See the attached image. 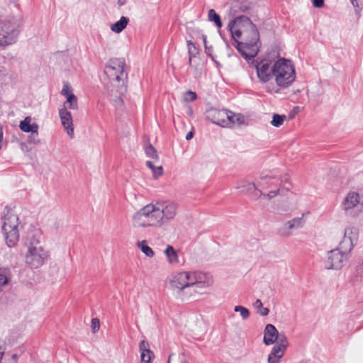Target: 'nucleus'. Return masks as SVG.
<instances>
[{"label":"nucleus","mask_w":363,"mask_h":363,"mask_svg":"<svg viewBox=\"0 0 363 363\" xmlns=\"http://www.w3.org/2000/svg\"><path fill=\"white\" fill-rule=\"evenodd\" d=\"M234 311L235 312H239L242 319L246 320L250 317V311L242 306H236L234 308Z\"/></svg>","instance_id":"obj_34"},{"label":"nucleus","mask_w":363,"mask_h":363,"mask_svg":"<svg viewBox=\"0 0 363 363\" xmlns=\"http://www.w3.org/2000/svg\"><path fill=\"white\" fill-rule=\"evenodd\" d=\"M281 182L278 178L264 176L261 177V181L257 183V185L262 188H264L265 184H267L269 187L272 188L279 186Z\"/></svg>","instance_id":"obj_22"},{"label":"nucleus","mask_w":363,"mask_h":363,"mask_svg":"<svg viewBox=\"0 0 363 363\" xmlns=\"http://www.w3.org/2000/svg\"><path fill=\"white\" fill-rule=\"evenodd\" d=\"M164 254L170 264H177L179 262L177 253L172 246L168 245L164 250Z\"/></svg>","instance_id":"obj_25"},{"label":"nucleus","mask_w":363,"mask_h":363,"mask_svg":"<svg viewBox=\"0 0 363 363\" xmlns=\"http://www.w3.org/2000/svg\"><path fill=\"white\" fill-rule=\"evenodd\" d=\"M187 48L189 55V64L191 67L196 68L195 59L199 54V50L191 40H187Z\"/></svg>","instance_id":"obj_19"},{"label":"nucleus","mask_w":363,"mask_h":363,"mask_svg":"<svg viewBox=\"0 0 363 363\" xmlns=\"http://www.w3.org/2000/svg\"><path fill=\"white\" fill-rule=\"evenodd\" d=\"M149 347H150L149 343L147 341L142 340L140 342V345H139L141 354H145V353L152 352V351L149 349Z\"/></svg>","instance_id":"obj_36"},{"label":"nucleus","mask_w":363,"mask_h":363,"mask_svg":"<svg viewBox=\"0 0 363 363\" xmlns=\"http://www.w3.org/2000/svg\"><path fill=\"white\" fill-rule=\"evenodd\" d=\"M20 24L13 16L0 20V45L6 46L15 43L18 37Z\"/></svg>","instance_id":"obj_8"},{"label":"nucleus","mask_w":363,"mask_h":363,"mask_svg":"<svg viewBox=\"0 0 363 363\" xmlns=\"http://www.w3.org/2000/svg\"><path fill=\"white\" fill-rule=\"evenodd\" d=\"M205 52L206 53L207 55L210 56L211 57L213 58V48L211 46H206L205 48Z\"/></svg>","instance_id":"obj_43"},{"label":"nucleus","mask_w":363,"mask_h":363,"mask_svg":"<svg viewBox=\"0 0 363 363\" xmlns=\"http://www.w3.org/2000/svg\"><path fill=\"white\" fill-rule=\"evenodd\" d=\"M275 62L269 59H262L259 61L257 60L252 62L254 65L257 74L260 82L265 83L268 82L274 77Z\"/></svg>","instance_id":"obj_10"},{"label":"nucleus","mask_w":363,"mask_h":363,"mask_svg":"<svg viewBox=\"0 0 363 363\" xmlns=\"http://www.w3.org/2000/svg\"><path fill=\"white\" fill-rule=\"evenodd\" d=\"M171 287L184 289L191 286L206 288L213 284L211 277L201 272H182L175 274L171 279Z\"/></svg>","instance_id":"obj_5"},{"label":"nucleus","mask_w":363,"mask_h":363,"mask_svg":"<svg viewBox=\"0 0 363 363\" xmlns=\"http://www.w3.org/2000/svg\"><path fill=\"white\" fill-rule=\"evenodd\" d=\"M202 40H203V43L204 44V47L206 48V46H208L207 45V38H206V35H202Z\"/></svg>","instance_id":"obj_44"},{"label":"nucleus","mask_w":363,"mask_h":363,"mask_svg":"<svg viewBox=\"0 0 363 363\" xmlns=\"http://www.w3.org/2000/svg\"><path fill=\"white\" fill-rule=\"evenodd\" d=\"M228 110H219L215 108H210L206 111V118L212 123L225 128V120L228 118Z\"/></svg>","instance_id":"obj_14"},{"label":"nucleus","mask_w":363,"mask_h":363,"mask_svg":"<svg viewBox=\"0 0 363 363\" xmlns=\"http://www.w3.org/2000/svg\"><path fill=\"white\" fill-rule=\"evenodd\" d=\"M61 94L66 97V99H67L69 95H74L72 92V89L68 83H64L63 88L61 91Z\"/></svg>","instance_id":"obj_37"},{"label":"nucleus","mask_w":363,"mask_h":363,"mask_svg":"<svg viewBox=\"0 0 363 363\" xmlns=\"http://www.w3.org/2000/svg\"><path fill=\"white\" fill-rule=\"evenodd\" d=\"M146 165L152 170L153 175L157 177L163 173V168L162 166L155 167L151 161H147Z\"/></svg>","instance_id":"obj_32"},{"label":"nucleus","mask_w":363,"mask_h":363,"mask_svg":"<svg viewBox=\"0 0 363 363\" xmlns=\"http://www.w3.org/2000/svg\"><path fill=\"white\" fill-rule=\"evenodd\" d=\"M208 18L210 21L214 22L218 28H221L223 26L220 16L215 11L214 9H210L208 12Z\"/></svg>","instance_id":"obj_28"},{"label":"nucleus","mask_w":363,"mask_h":363,"mask_svg":"<svg viewBox=\"0 0 363 363\" xmlns=\"http://www.w3.org/2000/svg\"><path fill=\"white\" fill-rule=\"evenodd\" d=\"M351 2L352 5L355 6V3L357 2V0H351Z\"/></svg>","instance_id":"obj_47"},{"label":"nucleus","mask_w":363,"mask_h":363,"mask_svg":"<svg viewBox=\"0 0 363 363\" xmlns=\"http://www.w3.org/2000/svg\"><path fill=\"white\" fill-rule=\"evenodd\" d=\"M192 138H193V133L192 132L188 133L186 134V140H191Z\"/></svg>","instance_id":"obj_45"},{"label":"nucleus","mask_w":363,"mask_h":363,"mask_svg":"<svg viewBox=\"0 0 363 363\" xmlns=\"http://www.w3.org/2000/svg\"><path fill=\"white\" fill-rule=\"evenodd\" d=\"M236 189L244 194H250L255 199H258L259 189L255 183L247 181H240L238 182Z\"/></svg>","instance_id":"obj_16"},{"label":"nucleus","mask_w":363,"mask_h":363,"mask_svg":"<svg viewBox=\"0 0 363 363\" xmlns=\"http://www.w3.org/2000/svg\"><path fill=\"white\" fill-rule=\"evenodd\" d=\"M137 246L147 257H152L154 256V251L147 245L145 240L138 242Z\"/></svg>","instance_id":"obj_27"},{"label":"nucleus","mask_w":363,"mask_h":363,"mask_svg":"<svg viewBox=\"0 0 363 363\" xmlns=\"http://www.w3.org/2000/svg\"><path fill=\"white\" fill-rule=\"evenodd\" d=\"M250 9L247 0H231V11L234 13L246 12Z\"/></svg>","instance_id":"obj_20"},{"label":"nucleus","mask_w":363,"mask_h":363,"mask_svg":"<svg viewBox=\"0 0 363 363\" xmlns=\"http://www.w3.org/2000/svg\"><path fill=\"white\" fill-rule=\"evenodd\" d=\"M11 279V272L9 267H0V291L9 284Z\"/></svg>","instance_id":"obj_23"},{"label":"nucleus","mask_w":363,"mask_h":363,"mask_svg":"<svg viewBox=\"0 0 363 363\" xmlns=\"http://www.w3.org/2000/svg\"><path fill=\"white\" fill-rule=\"evenodd\" d=\"M125 62L123 58L111 59L104 69V73L108 79V89L111 96L121 99L123 91L125 90V81L127 72L125 69Z\"/></svg>","instance_id":"obj_3"},{"label":"nucleus","mask_w":363,"mask_h":363,"mask_svg":"<svg viewBox=\"0 0 363 363\" xmlns=\"http://www.w3.org/2000/svg\"><path fill=\"white\" fill-rule=\"evenodd\" d=\"M4 214L2 230L6 242L9 247H14L19 238L18 217L13 210L8 206L5 207Z\"/></svg>","instance_id":"obj_6"},{"label":"nucleus","mask_w":363,"mask_h":363,"mask_svg":"<svg viewBox=\"0 0 363 363\" xmlns=\"http://www.w3.org/2000/svg\"><path fill=\"white\" fill-rule=\"evenodd\" d=\"M228 29L235 40V46L246 59L253 58L259 51V34L256 26L245 16L231 20Z\"/></svg>","instance_id":"obj_2"},{"label":"nucleus","mask_w":363,"mask_h":363,"mask_svg":"<svg viewBox=\"0 0 363 363\" xmlns=\"http://www.w3.org/2000/svg\"><path fill=\"white\" fill-rule=\"evenodd\" d=\"M118 4L120 6H122L124 4V1H121V0H118Z\"/></svg>","instance_id":"obj_46"},{"label":"nucleus","mask_w":363,"mask_h":363,"mask_svg":"<svg viewBox=\"0 0 363 363\" xmlns=\"http://www.w3.org/2000/svg\"><path fill=\"white\" fill-rule=\"evenodd\" d=\"M285 119V115L274 114L271 124L274 127H279L283 124Z\"/></svg>","instance_id":"obj_33"},{"label":"nucleus","mask_w":363,"mask_h":363,"mask_svg":"<svg viewBox=\"0 0 363 363\" xmlns=\"http://www.w3.org/2000/svg\"><path fill=\"white\" fill-rule=\"evenodd\" d=\"M100 328V322L98 318H93L91 320V330L94 333L97 332Z\"/></svg>","instance_id":"obj_41"},{"label":"nucleus","mask_w":363,"mask_h":363,"mask_svg":"<svg viewBox=\"0 0 363 363\" xmlns=\"http://www.w3.org/2000/svg\"><path fill=\"white\" fill-rule=\"evenodd\" d=\"M279 189L270 191L268 194H264L260 190L258 193V198L269 199H271L278 195Z\"/></svg>","instance_id":"obj_35"},{"label":"nucleus","mask_w":363,"mask_h":363,"mask_svg":"<svg viewBox=\"0 0 363 363\" xmlns=\"http://www.w3.org/2000/svg\"><path fill=\"white\" fill-rule=\"evenodd\" d=\"M196 99V94L195 92L191 91H188L186 92L184 96V101L191 102L194 101Z\"/></svg>","instance_id":"obj_40"},{"label":"nucleus","mask_w":363,"mask_h":363,"mask_svg":"<svg viewBox=\"0 0 363 363\" xmlns=\"http://www.w3.org/2000/svg\"><path fill=\"white\" fill-rule=\"evenodd\" d=\"M59 115L62 124L66 130L67 133L72 138L74 135V126L71 113L68 110H66V108H60Z\"/></svg>","instance_id":"obj_15"},{"label":"nucleus","mask_w":363,"mask_h":363,"mask_svg":"<svg viewBox=\"0 0 363 363\" xmlns=\"http://www.w3.org/2000/svg\"><path fill=\"white\" fill-rule=\"evenodd\" d=\"M254 307L257 310V313L262 316H266L269 314V310L263 307L262 302L259 299H257L253 304Z\"/></svg>","instance_id":"obj_30"},{"label":"nucleus","mask_w":363,"mask_h":363,"mask_svg":"<svg viewBox=\"0 0 363 363\" xmlns=\"http://www.w3.org/2000/svg\"><path fill=\"white\" fill-rule=\"evenodd\" d=\"M28 142L29 143H33L36 144L39 143L38 139V131L36 130V132H33L31 134L28 136Z\"/></svg>","instance_id":"obj_39"},{"label":"nucleus","mask_w":363,"mask_h":363,"mask_svg":"<svg viewBox=\"0 0 363 363\" xmlns=\"http://www.w3.org/2000/svg\"><path fill=\"white\" fill-rule=\"evenodd\" d=\"M167 363H189L184 354H172L169 356Z\"/></svg>","instance_id":"obj_29"},{"label":"nucleus","mask_w":363,"mask_h":363,"mask_svg":"<svg viewBox=\"0 0 363 363\" xmlns=\"http://www.w3.org/2000/svg\"><path fill=\"white\" fill-rule=\"evenodd\" d=\"M129 22V18L125 16H122L119 21L113 23L111 26V29L113 32L119 33L122 32L127 26Z\"/></svg>","instance_id":"obj_24"},{"label":"nucleus","mask_w":363,"mask_h":363,"mask_svg":"<svg viewBox=\"0 0 363 363\" xmlns=\"http://www.w3.org/2000/svg\"><path fill=\"white\" fill-rule=\"evenodd\" d=\"M349 256L335 248L328 252V258L325 262V268L328 269H340L345 265Z\"/></svg>","instance_id":"obj_11"},{"label":"nucleus","mask_w":363,"mask_h":363,"mask_svg":"<svg viewBox=\"0 0 363 363\" xmlns=\"http://www.w3.org/2000/svg\"><path fill=\"white\" fill-rule=\"evenodd\" d=\"M31 118L30 116H27L25 119L20 122V129L25 133H33L38 130V125L36 123H30Z\"/></svg>","instance_id":"obj_21"},{"label":"nucleus","mask_w":363,"mask_h":363,"mask_svg":"<svg viewBox=\"0 0 363 363\" xmlns=\"http://www.w3.org/2000/svg\"><path fill=\"white\" fill-rule=\"evenodd\" d=\"M145 152L147 157L153 159L155 161H157L159 160L157 152L151 144H149L145 147Z\"/></svg>","instance_id":"obj_31"},{"label":"nucleus","mask_w":363,"mask_h":363,"mask_svg":"<svg viewBox=\"0 0 363 363\" xmlns=\"http://www.w3.org/2000/svg\"><path fill=\"white\" fill-rule=\"evenodd\" d=\"M227 115H228V117L225 120V128H231L235 125H241L246 123L245 116L240 113H235L228 111Z\"/></svg>","instance_id":"obj_18"},{"label":"nucleus","mask_w":363,"mask_h":363,"mask_svg":"<svg viewBox=\"0 0 363 363\" xmlns=\"http://www.w3.org/2000/svg\"><path fill=\"white\" fill-rule=\"evenodd\" d=\"M358 238V233L354 228H346L344 232V236L340 242L337 249L343 252H345L348 256L350 255L352 250L354 246V242L357 241Z\"/></svg>","instance_id":"obj_13"},{"label":"nucleus","mask_w":363,"mask_h":363,"mask_svg":"<svg viewBox=\"0 0 363 363\" xmlns=\"http://www.w3.org/2000/svg\"><path fill=\"white\" fill-rule=\"evenodd\" d=\"M304 216L305 213H303L301 217H296L285 222L278 229V234L284 238H289L294 230L302 228L304 226L306 223V220L303 218Z\"/></svg>","instance_id":"obj_12"},{"label":"nucleus","mask_w":363,"mask_h":363,"mask_svg":"<svg viewBox=\"0 0 363 363\" xmlns=\"http://www.w3.org/2000/svg\"><path fill=\"white\" fill-rule=\"evenodd\" d=\"M13 358H16V354H13Z\"/></svg>","instance_id":"obj_48"},{"label":"nucleus","mask_w":363,"mask_h":363,"mask_svg":"<svg viewBox=\"0 0 363 363\" xmlns=\"http://www.w3.org/2000/svg\"><path fill=\"white\" fill-rule=\"evenodd\" d=\"M313 4L315 8H321L324 5V0H313Z\"/></svg>","instance_id":"obj_42"},{"label":"nucleus","mask_w":363,"mask_h":363,"mask_svg":"<svg viewBox=\"0 0 363 363\" xmlns=\"http://www.w3.org/2000/svg\"><path fill=\"white\" fill-rule=\"evenodd\" d=\"M274 79L277 86L283 88L289 86L296 79V72L291 60L280 58L275 62Z\"/></svg>","instance_id":"obj_7"},{"label":"nucleus","mask_w":363,"mask_h":363,"mask_svg":"<svg viewBox=\"0 0 363 363\" xmlns=\"http://www.w3.org/2000/svg\"><path fill=\"white\" fill-rule=\"evenodd\" d=\"M155 357L153 352L145 353L141 354L142 363H152V359Z\"/></svg>","instance_id":"obj_38"},{"label":"nucleus","mask_w":363,"mask_h":363,"mask_svg":"<svg viewBox=\"0 0 363 363\" xmlns=\"http://www.w3.org/2000/svg\"><path fill=\"white\" fill-rule=\"evenodd\" d=\"M361 203L359 194L357 192H350L342 203L343 208L347 213L357 207Z\"/></svg>","instance_id":"obj_17"},{"label":"nucleus","mask_w":363,"mask_h":363,"mask_svg":"<svg viewBox=\"0 0 363 363\" xmlns=\"http://www.w3.org/2000/svg\"><path fill=\"white\" fill-rule=\"evenodd\" d=\"M62 108L76 110L78 108L77 98L75 95H69L63 104Z\"/></svg>","instance_id":"obj_26"},{"label":"nucleus","mask_w":363,"mask_h":363,"mask_svg":"<svg viewBox=\"0 0 363 363\" xmlns=\"http://www.w3.org/2000/svg\"><path fill=\"white\" fill-rule=\"evenodd\" d=\"M263 342L266 345L277 342L268 355V363H279L284 356L289 342L284 333H279L272 324H267L264 330Z\"/></svg>","instance_id":"obj_4"},{"label":"nucleus","mask_w":363,"mask_h":363,"mask_svg":"<svg viewBox=\"0 0 363 363\" xmlns=\"http://www.w3.org/2000/svg\"><path fill=\"white\" fill-rule=\"evenodd\" d=\"M28 250L25 256V261L27 264L33 268H38L42 266L48 257L47 252L39 244V240L33 235L29 239Z\"/></svg>","instance_id":"obj_9"},{"label":"nucleus","mask_w":363,"mask_h":363,"mask_svg":"<svg viewBox=\"0 0 363 363\" xmlns=\"http://www.w3.org/2000/svg\"><path fill=\"white\" fill-rule=\"evenodd\" d=\"M179 209V204L171 200H160L147 204L133 215L135 228L162 226L172 221Z\"/></svg>","instance_id":"obj_1"}]
</instances>
